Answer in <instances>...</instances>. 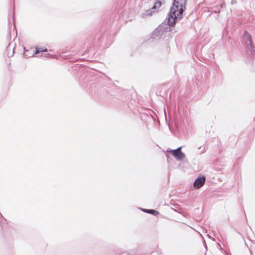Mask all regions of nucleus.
<instances>
[{
  "instance_id": "nucleus-1",
  "label": "nucleus",
  "mask_w": 255,
  "mask_h": 255,
  "mask_svg": "<svg viewBox=\"0 0 255 255\" xmlns=\"http://www.w3.org/2000/svg\"><path fill=\"white\" fill-rule=\"evenodd\" d=\"M186 0H173V5L167 18L168 25L172 26L181 19L186 8Z\"/></svg>"
},
{
  "instance_id": "nucleus-2",
  "label": "nucleus",
  "mask_w": 255,
  "mask_h": 255,
  "mask_svg": "<svg viewBox=\"0 0 255 255\" xmlns=\"http://www.w3.org/2000/svg\"><path fill=\"white\" fill-rule=\"evenodd\" d=\"M243 40L246 45V47L251 54H253L255 50L252 46V40L250 34L247 31H245L243 34Z\"/></svg>"
},
{
  "instance_id": "nucleus-3",
  "label": "nucleus",
  "mask_w": 255,
  "mask_h": 255,
  "mask_svg": "<svg viewBox=\"0 0 255 255\" xmlns=\"http://www.w3.org/2000/svg\"><path fill=\"white\" fill-rule=\"evenodd\" d=\"M182 147H179L176 149L171 150L169 151L176 160H182L185 157V154L181 151Z\"/></svg>"
},
{
  "instance_id": "nucleus-4",
  "label": "nucleus",
  "mask_w": 255,
  "mask_h": 255,
  "mask_svg": "<svg viewBox=\"0 0 255 255\" xmlns=\"http://www.w3.org/2000/svg\"><path fill=\"white\" fill-rule=\"evenodd\" d=\"M165 32V28L162 26H159L157 27L152 34L153 38H161Z\"/></svg>"
},
{
  "instance_id": "nucleus-5",
  "label": "nucleus",
  "mask_w": 255,
  "mask_h": 255,
  "mask_svg": "<svg viewBox=\"0 0 255 255\" xmlns=\"http://www.w3.org/2000/svg\"><path fill=\"white\" fill-rule=\"evenodd\" d=\"M206 178L202 176L197 178L193 183V186L195 189H199L205 184Z\"/></svg>"
},
{
  "instance_id": "nucleus-6",
  "label": "nucleus",
  "mask_w": 255,
  "mask_h": 255,
  "mask_svg": "<svg viewBox=\"0 0 255 255\" xmlns=\"http://www.w3.org/2000/svg\"><path fill=\"white\" fill-rule=\"evenodd\" d=\"M143 211L147 213L151 214L153 215H157L158 214V211L152 209H143Z\"/></svg>"
},
{
  "instance_id": "nucleus-7",
  "label": "nucleus",
  "mask_w": 255,
  "mask_h": 255,
  "mask_svg": "<svg viewBox=\"0 0 255 255\" xmlns=\"http://www.w3.org/2000/svg\"><path fill=\"white\" fill-rule=\"evenodd\" d=\"M161 5V2L160 1H156L152 9L159 8Z\"/></svg>"
},
{
  "instance_id": "nucleus-8",
  "label": "nucleus",
  "mask_w": 255,
  "mask_h": 255,
  "mask_svg": "<svg viewBox=\"0 0 255 255\" xmlns=\"http://www.w3.org/2000/svg\"><path fill=\"white\" fill-rule=\"evenodd\" d=\"M47 51L46 48H36V51L35 52V54H37L39 52H46Z\"/></svg>"
},
{
  "instance_id": "nucleus-9",
  "label": "nucleus",
  "mask_w": 255,
  "mask_h": 255,
  "mask_svg": "<svg viewBox=\"0 0 255 255\" xmlns=\"http://www.w3.org/2000/svg\"><path fill=\"white\" fill-rule=\"evenodd\" d=\"M151 14V10H147L145 11V12L143 14L145 15H150Z\"/></svg>"
}]
</instances>
